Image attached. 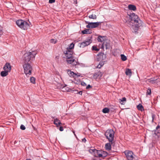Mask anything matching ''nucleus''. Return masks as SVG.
I'll return each instance as SVG.
<instances>
[{
  "mask_svg": "<svg viewBox=\"0 0 160 160\" xmlns=\"http://www.w3.org/2000/svg\"><path fill=\"white\" fill-rule=\"evenodd\" d=\"M98 55V60L100 61L106 59L107 58L106 54L102 52L99 53Z\"/></svg>",
  "mask_w": 160,
  "mask_h": 160,
  "instance_id": "nucleus-13",
  "label": "nucleus"
},
{
  "mask_svg": "<svg viewBox=\"0 0 160 160\" xmlns=\"http://www.w3.org/2000/svg\"><path fill=\"white\" fill-rule=\"evenodd\" d=\"M54 118V117L53 118L54 119V123L55 124H56L57 126H58V125H60L62 124L59 120H58V118Z\"/></svg>",
  "mask_w": 160,
  "mask_h": 160,
  "instance_id": "nucleus-16",
  "label": "nucleus"
},
{
  "mask_svg": "<svg viewBox=\"0 0 160 160\" xmlns=\"http://www.w3.org/2000/svg\"><path fill=\"white\" fill-rule=\"evenodd\" d=\"M114 132L112 129L107 130L105 133V135L111 144L114 143Z\"/></svg>",
  "mask_w": 160,
  "mask_h": 160,
  "instance_id": "nucleus-3",
  "label": "nucleus"
},
{
  "mask_svg": "<svg viewBox=\"0 0 160 160\" xmlns=\"http://www.w3.org/2000/svg\"><path fill=\"white\" fill-rule=\"evenodd\" d=\"M121 59L123 61H125L127 59V57L123 54H121Z\"/></svg>",
  "mask_w": 160,
  "mask_h": 160,
  "instance_id": "nucleus-30",
  "label": "nucleus"
},
{
  "mask_svg": "<svg viewBox=\"0 0 160 160\" xmlns=\"http://www.w3.org/2000/svg\"><path fill=\"white\" fill-rule=\"evenodd\" d=\"M125 74L129 76H131L132 75V72L130 69L127 68L126 69Z\"/></svg>",
  "mask_w": 160,
  "mask_h": 160,
  "instance_id": "nucleus-22",
  "label": "nucleus"
},
{
  "mask_svg": "<svg viewBox=\"0 0 160 160\" xmlns=\"http://www.w3.org/2000/svg\"><path fill=\"white\" fill-rule=\"evenodd\" d=\"M130 18L131 19V22H129L128 24L129 27H131V24H133L134 22L139 23L140 25H141V20L138 18L137 15L135 13L132 14L129 16Z\"/></svg>",
  "mask_w": 160,
  "mask_h": 160,
  "instance_id": "nucleus-4",
  "label": "nucleus"
},
{
  "mask_svg": "<svg viewBox=\"0 0 160 160\" xmlns=\"http://www.w3.org/2000/svg\"><path fill=\"white\" fill-rule=\"evenodd\" d=\"M148 82L152 84H154L157 83V79L154 78H151L150 79L148 80Z\"/></svg>",
  "mask_w": 160,
  "mask_h": 160,
  "instance_id": "nucleus-17",
  "label": "nucleus"
},
{
  "mask_svg": "<svg viewBox=\"0 0 160 160\" xmlns=\"http://www.w3.org/2000/svg\"><path fill=\"white\" fill-rule=\"evenodd\" d=\"M75 80L74 82L75 83L77 84H78L81 83V81L80 80V79L78 78H76V79L74 78Z\"/></svg>",
  "mask_w": 160,
  "mask_h": 160,
  "instance_id": "nucleus-31",
  "label": "nucleus"
},
{
  "mask_svg": "<svg viewBox=\"0 0 160 160\" xmlns=\"http://www.w3.org/2000/svg\"><path fill=\"white\" fill-rule=\"evenodd\" d=\"M92 49L96 51H98L99 50V49L97 48L96 46H94L92 47Z\"/></svg>",
  "mask_w": 160,
  "mask_h": 160,
  "instance_id": "nucleus-34",
  "label": "nucleus"
},
{
  "mask_svg": "<svg viewBox=\"0 0 160 160\" xmlns=\"http://www.w3.org/2000/svg\"><path fill=\"white\" fill-rule=\"evenodd\" d=\"M26 160H31L30 159H27Z\"/></svg>",
  "mask_w": 160,
  "mask_h": 160,
  "instance_id": "nucleus-49",
  "label": "nucleus"
},
{
  "mask_svg": "<svg viewBox=\"0 0 160 160\" xmlns=\"http://www.w3.org/2000/svg\"><path fill=\"white\" fill-rule=\"evenodd\" d=\"M89 151L96 157L101 158L105 157L103 156L102 151L100 150H98L96 149H90Z\"/></svg>",
  "mask_w": 160,
  "mask_h": 160,
  "instance_id": "nucleus-7",
  "label": "nucleus"
},
{
  "mask_svg": "<svg viewBox=\"0 0 160 160\" xmlns=\"http://www.w3.org/2000/svg\"><path fill=\"white\" fill-rule=\"evenodd\" d=\"M151 93V90L150 88H148L147 92L146 94L150 95Z\"/></svg>",
  "mask_w": 160,
  "mask_h": 160,
  "instance_id": "nucleus-33",
  "label": "nucleus"
},
{
  "mask_svg": "<svg viewBox=\"0 0 160 160\" xmlns=\"http://www.w3.org/2000/svg\"><path fill=\"white\" fill-rule=\"evenodd\" d=\"M55 0H49V2L50 3H54L55 2Z\"/></svg>",
  "mask_w": 160,
  "mask_h": 160,
  "instance_id": "nucleus-40",
  "label": "nucleus"
},
{
  "mask_svg": "<svg viewBox=\"0 0 160 160\" xmlns=\"http://www.w3.org/2000/svg\"><path fill=\"white\" fill-rule=\"evenodd\" d=\"M30 64L28 63H24L23 66L24 72L27 76H28L32 73V68Z\"/></svg>",
  "mask_w": 160,
  "mask_h": 160,
  "instance_id": "nucleus-6",
  "label": "nucleus"
},
{
  "mask_svg": "<svg viewBox=\"0 0 160 160\" xmlns=\"http://www.w3.org/2000/svg\"><path fill=\"white\" fill-rule=\"evenodd\" d=\"M82 32L83 34L87 33L90 34L91 33V32L88 29H86L85 30H83L82 31Z\"/></svg>",
  "mask_w": 160,
  "mask_h": 160,
  "instance_id": "nucleus-23",
  "label": "nucleus"
},
{
  "mask_svg": "<svg viewBox=\"0 0 160 160\" xmlns=\"http://www.w3.org/2000/svg\"><path fill=\"white\" fill-rule=\"evenodd\" d=\"M16 23L20 28L23 30H27L29 27V25L27 22L22 20H17Z\"/></svg>",
  "mask_w": 160,
  "mask_h": 160,
  "instance_id": "nucleus-5",
  "label": "nucleus"
},
{
  "mask_svg": "<svg viewBox=\"0 0 160 160\" xmlns=\"http://www.w3.org/2000/svg\"><path fill=\"white\" fill-rule=\"evenodd\" d=\"M25 128H26L24 125L22 124L21 125L20 129H22V130H25Z\"/></svg>",
  "mask_w": 160,
  "mask_h": 160,
  "instance_id": "nucleus-38",
  "label": "nucleus"
},
{
  "mask_svg": "<svg viewBox=\"0 0 160 160\" xmlns=\"http://www.w3.org/2000/svg\"><path fill=\"white\" fill-rule=\"evenodd\" d=\"M59 130L61 131H62L63 130V127H60L59 128Z\"/></svg>",
  "mask_w": 160,
  "mask_h": 160,
  "instance_id": "nucleus-42",
  "label": "nucleus"
},
{
  "mask_svg": "<svg viewBox=\"0 0 160 160\" xmlns=\"http://www.w3.org/2000/svg\"><path fill=\"white\" fill-rule=\"evenodd\" d=\"M68 73L70 77H73L74 78L75 73L73 72H72L70 70H68Z\"/></svg>",
  "mask_w": 160,
  "mask_h": 160,
  "instance_id": "nucleus-20",
  "label": "nucleus"
},
{
  "mask_svg": "<svg viewBox=\"0 0 160 160\" xmlns=\"http://www.w3.org/2000/svg\"><path fill=\"white\" fill-rule=\"evenodd\" d=\"M3 69L4 70L10 72L11 70V66L9 62H7L4 65Z\"/></svg>",
  "mask_w": 160,
  "mask_h": 160,
  "instance_id": "nucleus-14",
  "label": "nucleus"
},
{
  "mask_svg": "<svg viewBox=\"0 0 160 160\" xmlns=\"http://www.w3.org/2000/svg\"><path fill=\"white\" fill-rule=\"evenodd\" d=\"M102 112L103 113H108L109 112V109L107 108H105L102 109Z\"/></svg>",
  "mask_w": 160,
  "mask_h": 160,
  "instance_id": "nucleus-26",
  "label": "nucleus"
},
{
  "mask_svg": "<svg viewBox=\"0 0 160 160\" xmlns=\"http://www.w3.org/2000/svg\"><path fill=\"white\" fill-rule=\"evenodd\" d=\"M137 108L139 110L141 111H142L143 110V108L141 104H139V105L137 106Z\"/></svg>",
  "mask_w": 160,
  "mask_h": 160,
  "instance_id": "nucleus-27",
  "label": "nucleus"
},
{
  "mask_svg": "<svg viewBox=\"0 0 160 160\" xmlns=\"http://www.w3.org/2000/svg\"><path fill=\"white\" fill-rule=\"evenodd\" d=\"M73 133L74 134V135L76 137V135L75 134V132H74V131H73Z\"/></svg>",
  "mask_w": 160,
  "mask_h": 160,
  "instance_id": "nucleus-48",
  "label": "nucleus"
},
{
  "mask_svg": "<svg viewBox=\"0 0 160 160\" xmlns=\"http://www.w3.org/2000/svg\"><path fill=\"white\" fill-rule=\"evenodd\" d=\"M103 38H104L103 37H102L101 36H99L98 38V39H97L98 41V42H102L103 41L104 42V40H103Z\"/></svg>",
  "mask_w": 160,
  "mask_h": 160,
  "instance_id": "nucleus-28",
  "label": "nucleus"
},
{
  "mask_svg": "<svg viewBox=\"0 0 160 160\" xmlns=\"http://www.w3.org/2000/svg\"><path fill=\"white\" fill-rule=\"evenodd\" d=\"M94 76H97L98 77H101L102 76V74L100 72H98L95 73L94 74Z\"/></svg>",
  "mask_w": 160,
  "mask_h": 160,
  "instance_id": "nucleus-24",
  "label": "nucleus"
},
{
  "mask_svg": "<svg viewBox=\"0 0 160 160\" xmlns=\"http://www.w3.org/2000/svg\"><path fill=\"white\" fill-rule=\"evenodd\" d=\"M82 141L83 142H85L86 141V139L85 138H84L82 139Z\"/></svg>",
  "mask_w": 160,
  "mask_h": 160,
  "instance_id": "nucleus-45",
  "label": "nucleus"
},
{
  "mask_svg": "<svg viewBox=\"0 0 160 160\" xmlns=\"http://www.w3.org/2000/svg\"><path fill=\"white\" fill-rule=\"evenodd\" d=\"M80 73H75V75L74 76V78L76 79V78H78V77H80Z\"/></svg>",
  "mask_w": 160,
  "mask_h": 160,
  "instance_id": "nucleus-35",
  "label": "nucleus"
},
{
  "mask_svg": "<svg viewBox=\"0 0 160 160\" xmlns=\"http://www.w3.org/2000/svg\"><path fill=\"white\" fill-rule=\"evenodd\" d=\"M74 44L73 43H72L70 44V45L69 46V48L71 49H72L74 48Z\"/></svg>",
  "mask_w": 160,
  "mask_h": 160,
  "instance_id": "nucleus-37",
  "label": "nucleus"
},
{
  "mask_svg": "<svg viewBox=\"0 0 160 160\" xmlns=\"http://www.w3.org/2000/svg\"><path fill=\"white\" fill-rule=\"evenodd\" d=\"M88 17L90 19H96L97 18L96 15L94 14L90 15H89Z\"/></svg>",
  "mask_w": 160,
  "mask_h": 160,
  "instance_id": "nucleus-25",
  "label": "nucleus"
},
{
  "mask_svg": "<svg viewBox=\"0 0 160 160\" xmlns=\"http://www.w3.org/2000/svg\"><path fill=\"white\" fill-rule=\"evenodd\" d=\"M119 102L122 105H124L126 101V99L125 97H123L122 98L119 99Z\"/></svg>",
  "mask_w": 160,
  "mask_h": 160,
  "instance_id": "nucleus-18",
  "label": "nucleus"
},
{
  "mask_svg": "<svg viewBox=\"0 0 160 160\" xmlns=\"http://www.w3.org/2000/svg\"><path fill=\"white\" fill-rule=\"evenodd\" d=\"M86 23L88 24L86 26L87 28H93L97 27L101 23V22H86Z\"/></svg>",
  "mask_w": 160,
  "mask_h": 160,
  "instance_id": "nucleus-10",
  "label": "nucleus"
},
{
  "mask_svg": "<svg viewBox=\"0 0 160 160\" xmlns=\"http://www.w3.org/2000/svg\"><path fill=\"white\" fill-rule=\"evenodd\" d=\"M81 85L83 86H85L86 85L85 83L84 82H81Z\"/></svg>",
  "mask_w": 160,
  "mask_h": 160,
  "instance_id": "nucleus-43",
  "label": "nucleus"
},
{
  "mask_svg": "<svg viewBox=\"0 0 160 160\" xmlns=\"http://www.w3.org/2000/svg\"><path fill=\"white\" fill-rule=\"evenodd\" d=\"M92 41L91 38H88L80 44V47L83 48L89 45L91 43Z\"/></svg>",
  "mask_w": 160,
  "mask_h": 160,
  "instance_id": "nucleus-12",
  "label": "nucleus"
},
{
  "mask_svg": "<svg viewBox=\"0 0 160 160\" xmlns=\"http://www.w3.org/2000/svg\"><path fill=\"white\" fill-rule=\"evenodd\" d=\"M104 64V62L103 61L100 62L99 64L97 67V68H100Z\"/></svg>",
  "mask_w": 160,
  "mask_h": 160,
  "instance_id": "nucleus-29",
  "label": "nucleus"
},
{
  "mask_svg": "<svg viewBox=\"0 0 160 160\" xmlns=\"http://www.w3.org/2000/svg\"><path fill=\"white\" fill-rule=\"evenodd\" d=\"M64 53L67 58V62L68 63L71 64L73 66H76L77 64V62L73 56V52L72 51L67 50Z\"/></svg>",
  "mask_w": 160,
  "mask_h": 160,
  "instance_id": "nucleus-1",
  "label": "nucleus"
},
{
  "mask_svg": "<svg viewBox=\"0 0 160 160\" xmlns=\"http://www.w3.org/2000/svg\"><path fill=\"white\" fill-rule=\"evenodd\" d=\"M110 48V41L108 40L104 41L102 45L101 48L103 49L105 48L106 49H109Z\"/></svg>",
  "mask_w": 160,
  "mask_h": 160,
  "instance_id": "nucleus-11",
  "label": "nucleus"
},
{
  "mask_svg": "<svg viewBox=\"0 0 160 160\" xmlns=\"http://www.w3.org/2000/svg\"><path fill=\"white\" fill-rule=\"evenodd\" d=\"M36 53L34 51L28 52L24 54L23 56L24 63H31L36 55Z\"/></svg>",
  "mask_w": 160,
  "mask_h": 160,
  "instance_id": "nucleus-2",
  "label": "nucleus"
},
{
  "mask_svg": "<svg viewBox=\"0 0 160 160\" xmlns=\"http://www.w3.org/2000/svg\"><path fill=\"white\" fill-rule=\"evenodd\" d=\"M105 148L107 150H110L111 148V144L110 143H108L106 144L105 145Z\"/></svg>",
  "mask_w": 160,
  "mask_h": 160,
  "instance_id": "nucleus-21",
  "label": "nucleus"
},
{
  "mask_svg": "<svg viewBox=\"0 0 160 160\" xmlns=\"http://www.w3.org/2000/svg\"><path fill=\"white\" fill-rule=\"evenodd\" d=\"M17 142V141H15L14 142V144H15Z\"/></svg>",
  "mask_w": 160,
  "mask_h": 160,
  "instance_id": "nucleus-47",
  "label": "nucleus"
},
{
  "mask_svg": "<svg viewBox=\"0 0 160 160\" xmlns=\"http://www.w3.org/2000/svg\"><path fill=\"white\" fill-rule=\"evenodd\" d=\"M155 115H154V114H152V122H153V120H154V118H155Z\"/></svg>",
  "mask_w": 160,
  "mask_h": 160,
  "instance_id": "nucleus-41",
  "label": "nucleus"
},
{
  "mask_svg": "<svg viewBox=\"0 0 160 160\" xmlns=\"http://www.w3.org/2000/svg\"><path fill=\"white\" fill-rule=\"evenodd\" d=\"M92 87V86L90 85H88L86 87V89H88V88H91Z\"/></svg>",
  "mask_w": 160,
  "mask_h": 160,
  "instance_id": "nucleus-44",
  "label": "nucleus"
},
{
  "mask_svg": "<svg viewBox=\"0 0 160 160\" xmlns=\"http://www.w3.org/2000/svg\"><path fill=\"white\" fill-rule=\"evenodd\" d=\"M142 22L141 21V25H140L139 23L134 22L131 24L130 28L132 30V32L136 33L138 31L142 26Z\"/></svg>",
  "mask_w": 160,
  "mask_h": 160,
  "instance_id": "nucleus-9",
  "label": "nucleus"
},
{
  "mask_svg": "<svg viewBox=\"0 0 160 160\" xmlns=\"http://www.w3.org/2000/svg\"><path fill=\"white\" fill-rule=\"evenodd\" d=\"M77 93L81 95L82 94V92L81 91L79 92H78Z\"/></svg>",
  "mask_w": 160,
  "mask_h": 160,
  "instance_id": "nucleus-46",
  "label": "nucleus"
},
{
  "mask_svg": "<svg viewBox=\"0 0 160 160\" xmlns=\"http://www.w3.org/2000/svg\"><path fill=\"white\" fill-rule=\"evenodd\" d=\"M2 27L0 25V35H1L2 33Z\"/></svg>",
  "mask_w": 160,
  "mask_h": 160,
  "instance_id": "nucleus-39",
  "label": "nucleus"
},
{
  "mask_svg": "<svg viewBox=\"0 0 160 160\" xmlns=\"http://www.w3.org/2000/svg\"><path fill=\"white\" fill-rule=\"evenodd\" d=\"M128 8L130 10L135 11L136 8L135 6L132 4H130L128 6Z\"/></svg>",
  "mask_w": 160,
  "mask_h": 160,
  "instance_id": "nucleus-15",
  "label": "nucleus"
},
{
  "mask_svg": "<svg viewBox=\"0 0 160 160\" xmlns=\"http://www.w3.org/2000/svg\"><path fill=\"white\" fill-rule=\"evenodd\" d=\"M8 71L5 70L2 71L1 72V75L2 77H5L8 75Z\"/></svg>",
  "mask_w": 160,
  "mask_h": 160,
  "instance_id": "nucleus-19",
  "label": "nucleus"
},
{
  "mask_svg": "<svg viewBox=\"0 0 160 160\" xmlns=\"http://www.w3.org/2000/svg\"><path fill=\"white\" fill-rule=\"evenodd\" d=\"M124 153L128 160H136V156L131 151H126Z\"/></svg>",
  "mask_w": 160,
  "mask_h": 160,
  "instance_id": "nucleus-8",
  "label": "nucleus"
},
{
  "mask_svg": "<svg viewBox=\"0 0 160 160\" xmlns=\"http://www.w3.org/2000/svg\"><path fill=\"white\" fill-rule=\"evenodd\" d=\"M57 40L56 39H52L50 40V42L51 43L54 44L57 42Z\"/></svg>",
  "mask_w": 160,
  "mask_h": 160,
  "instance_id": "nucleus-36",
  "label": "nucleus"
},
{
  "mask_svg": "<svg viewBox=\"0 0 160 160\" xmlns=\"http://www.w3.org/2000/svg\"><path fill=\"white\" fill-rule=\"evenodd\" d=\"M30 81L32 83L34 84L35 83V78L33 77H32L30 78Z\"/></svg>",
  "mask_w": 160,
  "mask_h": 160,
  "instance_id": "nucleus-32",
  "label": "nucleus"
}]
</instances>
